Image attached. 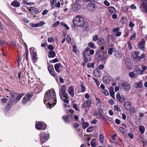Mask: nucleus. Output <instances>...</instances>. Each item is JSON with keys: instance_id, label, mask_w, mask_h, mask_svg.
<instances>
[{"instance_id": "1", "label": "nucleus", "mask_w": 147, "mask_h": 147, "mask_svg": "<svg viewBox=\"0 0 147 147\" xmlns=\"http://www.w3.org/2000/svg\"><path fill=\"white\" fill-rule=\"evenodd\" d=\"M56 98L55 92L52 90H49L45 93L44 99V103L46 104H49L52 99H55Z\"/></svg>"}, {"instance_id": "2", "label": "nucleus", "mask_w": 147, "mask_h": 147, "mask_svg": "<svg viewBox=\"0 0 147 147\" xmlns=\"http://www.w3.org/2000/svg\"><path fill=\"white\" fill-rule=\"evenodd\" d=\"M74 24L76 26L83 27L84 25V22L83 17L78 16L74 17L73 20Z\"/></svg>"}, {"instance_id": "3", "label": "nucleus", "mask_w": 147, "mask_h": 147, "mask_svg": "<svg viewBox=\"0 0 147 147\" xmlns=\"http://www.w3.org/2000/svg\"><path fill=\"white\" fill-rule=\"evenodd\" d=\"M49 138V134H45L43 132H41L40 134V138L41 144L47 141Z\"/></svg>"}, {"instance_id": "4", "label": "nucleus", "mask_w": 147, "mask_h": 147, "mask_svg": "<svg viewBox=\"0 0 147 147\" xmlns=\"http://www.w3.org/2000/svg\"><path fill=\"white\" fill-rule=\"evenodd\" d=\"M97 3V2L95 0H93L91 3L88 4L86 7L89 11H94L96 8V4Z\"/></svg>"}, {"instance_id": "5", "label": "nucleus", "mask_w": 147, "mask_h": 147, "mask_svg": "<svg viewBox=\"0 0 147 147\" xmlns=\"http://www.w3.org/2000/svg\"><path fill=\"white\" fill-rule=\"evenodd\" d=\"M119 86L122 89L126 91L129 90L130 88L129 85L127 82H125L120 83Z\"/></svg>"}, {"instance_id": "6", "label": "nucleus", "mask_w": 147, "mask_h": 147, "mask_svg": "<svg viewBox=\"0 0 147 147\" xmlns=\"http://www.w3.org/2000/svg\"><path fill=\"white\" fill-rule=\"evenodd\" d=\"M33 94L32 93H28L27 96L24 97L23 98L22 103L23 104H26V102L29 101L31 98L33 96Z\"/></svg>"}, {"instance_id": "7", "label": "nucleus", "mask_w": 147, "mask_h": 147, "mask_svg": "<svg viewBox=\"0 0 147 147\" xmlns=\"http://www.w3.org/2000/svg\"><path fill=\"white\" fill-rule=\"evenodd\" d=\"M30 52L32 56V58L33 60H36L37 59V57L36 51L34 48H31L30 49Z\"/></svg>"}, {"instance_id": "8", "label": "nucleus", "mask_w": 147, "mask_h": 147, "mask_svg": "<svg viewBox=\"0 0 147 147\" xmlns=\"http://www.w3.org/2000/svg\"><path fill=\"white\" fill-rule=\"evenodd\" d=\"M82 56L84 61L86 63L88 62V60L90 59V55L88 53H85V52H83Z\"/></svg>"}, {"instance_id": "9", "label": "nucleus", "mask_w": 147, "mask_h": 147, "mask_svg": "<svg viewBox=\"0 0 147 147\" xmlns=\"http://www.w3.org/2000/svg\"><path fill=\"white\" fill-rule=\"evenodd\" d=\"M140 54V53L138 51L135 52L134 54H132L133 57L134 61L137 62L140 59V57L138 56Z\"/></svg>"}, {"instance_id": "10", "label": "nucleus", "mask_w": 147, "mask_h": 147, "mask_svg": "<svg viewBox=\"0 0 147 147\" xmlns=\"http://www.w3.org/2000/svg\"><path fill=\"white\" fill-rule=\"evenodd\" d=\"M7 91H9V93L11 96V97L10 99L9 102L12 103L13 102L14 103L15 100H14V98L16 96V94L14 93L12 91L9 90V89H7Z\"/></svg>"}, {"instance_id": "11", "label": "nucleus", "mask_w": 147, "mask_h": 147, "mask_svg": "<svg viewBox=\"0 0 147 147\" xmlns=\"http://www.w3.org/2000/svg\"><path fill=\"white\" fill-rule=\"evenodd\" d=\"M116 98L117 100L120 102L123 103L125 101V98L123 95H120L119 93H117L116 95Z\"/></svg>"}, {"instance_id": "12", "label": "nucleus", "mask_w": 147, "mask_h": 147, "mask_svg": "<svg viewBox=\"0 0 147 147\" xmlns=\"http://www.w3.org/2000/svg\"><path fill=\"white\" fill-rule=\"evenodd\" d=\"M101 53H102L103 55L101 58V59L102 61H104L105 63L108 58L107 53L106 52L105 53L104 51L102 50L101 51Z\"/></svg>"}, {"instance_id": "13", "label": "nucleus", "mask_w": 147, "mask_h": 147, "mask_svg": "<svg viewBox=\"0 0 147 147\" xmlns=\"http://www.w3.org/2000/svg\"><path fill=\"white\" fill-rule=\"evenodd\" d=\"M66 86L64 85H62L61 88V93L64 97H67V94L66 93Z\"/></svg>"}, {"instance_id": "14", "label": "nucleus", "mask_w": 147, "mask_h": 147, "mask_svg": "<svg viewBox=\"0 0 147 147\" xmlns=\"http://www.w3.org/2000/svg\"><path fill=\"white\" fill-rule=\"evenodd\" d=\"M90 105V102L89 100H87L84 102L82 106L83 108H88Z\"/></svg>"}, {"instance_id": "15", "label": "nucleus", "mask_w": 147, "mask_h": 147, "mask_svg": "<svg viewBox=\"0 0 147 147\" xmlns=\"http://www.w3.org/2000/svg\"><path fill=\"white\" fill-rule=\"evenodd\" d=\"M124 105V108L127 110H129L131 108V104L129 102H125Z\"/></svg>"}, {"instance_id": "16", "label": "nucleus", "mask_w": 147, "mask_h": 147, "mask_svg": "<svg viewBox=\"0 0 147 147\" xmlns=\"http://www.w3.org/2000/svg\"><path fill=\"white\" fill-rule=\"evenodd\" d=\"M134 87L136 88H141L142 87L143 85L142 82L141 81H140L138 82H136L134 83Z\"/></svg>"}, {"instance_id": "17", "label": "nucleus", "mask_w": 147, "mask_h": 147, "mask_svg": "<svg viewBox=\"0 0 147 147\" xmlns=\"http://www.w3.org/2000/svg\"><path fill=\"white\" fill-rule=\"evenodd\" d=\"M145 43V41L144 40L143 38L139 42V47L141 49H143L144 48V45Z\"/></svg>"}, {"instance_id": "18", "label": "nucleus", "mask_w": 147, "mask_h": 147, "mask_svg": "<svg viewBox=\"0 0 147 147\" xmlns=\"http://www.w3.org/2000/svg\"><path fill=\"white\" fill-rule=\"evenodd\" d=\"M80 7L78 3H76L73 5L72 9L74 11H77L80 9Z\"/></svg>"}, {"instance_id": "19", "label": "nucleus", "mask_w": 147, "mask_h": 147, "mask_svg": "<svg viewBox=\"0 0 147 147\" xmlns=\"http://www.w3.org/2000/svg\"><path fill=\"white\" fill-rule=\"evenodd\" d=\"M125 63L127 68H129L130 67L131 63L129 58H127L125 59Z\"/></svg>"}, {"instance_id": "20", "label": "nucleus", "mask_w": 147, "mask_h": 147, "mask_svg": "<svg viewBox=\"0 0 147 147\" xmlns=\"http://www.w3.org/2000/svg\"><path fill=\"white\" fill-rule=\"evenodd\" d=\"M74 88L72 86H71L69 87L68 92L71 97H73L74 96Z\"/></svg>"}, {"instance_id": "21", "label": "nucleus", "mask_w": 147, "mask_h": 147, "mask_svg": "<svg viewBox=\"0 0 147 147\" xmlns=\"http://www.w3.org/2000/svg\"><path fill=\"white\" fill-rule=\"evenodd\" d=\"M56 55V53L54 51H50L48 53V57L49 58H53Z\"/></svg>"}, {"instance_id": "22", "label": "nucleus", "mask_w": 147, "mask_h": 147, "mask_svg": "<svg viewBox=\"0 0 147 147\" xmlns=\"http://www.w3.org/2000/svg\"><path fill=\"white\" fill-rule=\"evenodd\" d=\"M83 119H82V128L85 129L89 125V123L88 122H83Z\"/></svg>"}, {"instance_id": "23", "label": "nucleus", "mask_w": 147, "mask_h": 147, "mask_svg": "<svg viewBox=\"0 0 147 147\" xmlns=\"http://www.w3.org/2000/svg\"><path fill=\"white\" fill-rule=\"evenodd\" d=\"M24 94L22 93L18 95L17 96L15 99L14 103H16L22 97V96L24 95Z\"/></svg>"}, {"instance_id": "24", "label": "nucleus", "mask_w": 147, "mask_h": 147, "mask_svg": "<svg viewBox=\"0 0 147 147\" xmlns=\"http://www.w3.org/2000/svg\"><path fill=\"white\" fill-rule=\"evenodd\" d=\"M114 88L112 86H111L110 87V95L113 98H115V92L113 91Z\"/></svg>"}, {"instance_id": "25", "label": "nucleus", "mask_w": 147, "mask_h": 147, "mask_svg": "<svg viewBox=\"0 0 147 147\" xmlns=\"http://www.w3.org/2000/svg\"><path fill=\"white\" fill-rule=\"evenodd\" d=\"M19 2L17 1H15L12 2L11 3V5L12 6L15 7H19L20 5Z\"/></svg>"}, {"instance_id": "26", "label": "nucleus", "mask_w": 147, "mask_h": 147, "mask_svg": "<svg viewBox=\"0 0 147 147\" xmlns=\"http://www.w3.org/2000/svg\"><path fill=\"white\" fill-rule=\"evenodd\" d=\"M140 7L141 8V9L143 12H147L146 4H142Z\"/></svg>"}, {"instance_id": "27", "label": "nucleus", "mask_w": 147, "mask_h": 147, "mask_svg": "<svg viewBox=\"0 0 147 147\" xmlns=\"http://www.w3.org/2000/svg\"><path fill=\"white\" fill-rule=\"evenodd\" d=\"M103 79L104 82L105 83L108 84L110 82V79L106 75L104 76Z\"/></svg>"}, {"instance_id": "28", "label": "nucleus", "mask_w": 147, "mask_h": 147, "mask_svg": "<svg viewBox=\"0 0 147 147\" xmlns=\"http://www.w3.org/2000/svg\"><path fill=\"white\" fill-rule=\"evenodd\" d=\"M43 126V124L42 123L38 122V123H36L35 125V127L36 129H38L39 130L42 128Z\"/></svg>"}, {"instance_id": "29", "label": "nucleus", "mask_w": 147, "mask_h": 147, "mask_svg": "<svg viewBox=\"0 0 147 147\" xmlns=\"http://www.w3.org/2000/svg\"><path fill=\"white\" fill-rule=\"evenodd\" d=\"M61 65V64L60 63H57L55 65V68L56 71L58 72H60L59 68L60 66Z\"/></svg>"}, {"instance_id": "30", "label": "nucleus", "mask_w": 147, "mask_h": 147, "mask_svg": "<svg viewBox=\"0 0 147 147\" xmlns=\"http://www.w3.org/2000/svg\"><path fill=\"white\" fill-rule=\"evenodd\" d=\"M108 9L109 10V12L111 14L115 12L116 9L113 7H108Z\"/></svg>"}, {"instance_id": "31", "label": "nucleus", "mask_w": 147, "mask_h": 147, "mask_svg": "<svg viewBox=\"0 0 147 147\" xmlns=\"http://www.w3.org/2000/svg\"><path fill=\"white\" fill-rule=\"evenodd\" d=\"M94 75L96 77H100L101 76V71L100 70H97L94 72Z\"/></svg>"}, {"instance_id": "32", "label": "nucleus", "mask_w": 147, "mask_h": 147, "mask_svg": "<svg viewBox=\"0 0 147 147\" xmlns=\"http://www.w3.org/2000/svg\"><path fill=\"white\" fill-rule=\"evenodd\" d=\"M104 40L102 38H99L98 40V44L100 45H102L104 42Z\"/></svg>"}, {"instance_id": "33", "label": "nucleus", "mask_w": 147, "mask_h": 147, "mask_svg": "<svg viewBox=\"0 0 147 147\" xmlns=\"http://www.w3.org/2000/svg\"><path fill=\"white\" fill-rule=\"evenodd\" d=\"M140 69L138 67H136L135 69L134 72L136 74V77H137L138 74H140Z\"/></svg>"}, {"instance_id": "34", "label": "nucleus", "mask_w": 147, "mask_h": 147, "mask_svg": "<svg viewBox=\"0 0 147 147\" xmlns=\"http://www.w3.org/2000/svg\"><path fill=\"white\" fill-rule=\"evenodd\" d=\"M12 105V103L9 102L8 104L6 106L5 110L6 111H8L11 108Z\"/></svg>"}, {"instance_id": "35", "label": "nucleus", "mask_w": 147, "mask_h": 147, "mask_svg": "<svg viewBox=\"0 0 147 147\" xmlns=\"http://www.w3.org/2000/svg\"><path fill=\"white\" fill-rule=\"evenodd\" d=\"M95 140V139H93L91 141L90 144L92 147H95L96 146Z\"/></svg>"}, {"instance_id": "36", "label": "nucleus", "mask_w": 147, "mask_h": 147, "mask_svg": "<svg viewBox=\"0 0 147 147\" xmlns=\"http://www.w3.org/2000/svg\"><path fill=\"white\" fill-rule=\"evenodd\" d=\"M94 129V127L90 126L87 129L86 131L88 132H90L93 131Z\"/></svg>"}, {"instance_id": "37", "label": "nucleus", "mask_w": 147, "mask_h": 147, "mask_svg": "<svg viewBox=\"0 0 147 147\" xmlns=\"http://www.w3.org/2000/svg\"><path fill=\"white\" fill-rule=\"evenodd\" d=\"M136 36V33L133 32V34L129 38V40L130 41H132L133 39L135 38Z\"/></svg>"}, {"instance_id": "38", "label": "nucleus", "mask_w": 147, "mask_h": 147, "mask_svg": "<svg viewBox=\"0 0 147 147\" xmlns=\"http://www.w3.org/2000/svg\"><path fill=\"white\" fill-rule=\"evenodd\" d=\"M139 130L142 134H143L144 131V127L143 126H140L139 127Z\"/></svg>"}, {"instance_id": "39", "label": "nucleus", "mask_w": 147, "mask_h": 147, "mask_svg": "<svg viewBox=\"0 0 147 147\" xmlns=\"http://www.w3.org/2000/svg\"><path fill=\"white\" fill-rule=\"evenodd\" d=\"M31 8H32V11L33 12L34 14H36L38 12V9L35 7H30Z\"/></svg>"}, {"instance_id": "40", "label": "nucleus", "mask_w": 147, "mask_h": 147, "mask_svg": "<svg viewBox=\"0 0 147 147\" xmlns=\"http://www.w3.org/2000/svg\"><path fill=\"white\" fill-rule=\"evenodd\" d=\"M129 76L131 78H134L136 77V74L134 72H129Z\"/></svg>"}, {"instance_id": "41", "label": "nucleus", "mask_w": 147, "mask_h": 147, "mask_svg": "<svg viewBox=\"0 0 147 147\" xmlns=\"http://www.w3.org/2000/svg\"><path fill=\"white\" fill-rule=\"evenodd\" d=\"M88 45L89 47H90L92 48V49H94L96 48L94 46V44L92 42H90L89 43H88Z\"/></svg>"}, {"instance_id": "42", "label": "nucleus", "mask_w": 147, "mask_h": 147, "mask_svg": "<svg viewBox=\"0 0 147 147\" xmlns=\"http://www.w3.org/2000/svg\"><path fill=\"white\" fill-rule=\"evenodd\" d=\"M104 136L103 135H100L99 136V140L100 142L102 143L103 142L104 140Z\"/></svg>"}, {"instance_id": "43", "label": "nucleus", "mask_w": 147, "mask_h": 147, "mask_svg": "<svg viewBox=\"0 0 147 147\" xmlns=\"http://www.w3.org/2000/svg\"><path fill=\"white\" fill-rule=\"evenodd\" d=\"M62 118L65 122L66 123L67 121V119L69 118V116H68L65 115L63 116Z\"/></svg>"}, {"instance_id": "44", "label": "nucleus", "mask_w": 147, "mask_h": 147, "mask_svg": "<svg viewBox=\"0 0 147 147\" xmlns=\"http://www.w3.org/2000/svg\"><path fill=\"white\" fill-rule=\"evenodd\" d=\"M81 87L82 88V92H85L86 91V88L82 83L81 84Z\"/></svg>"}, {"instance_id": "45", "label": "nucleus", "mask_w": 147, "mask_h": 147, "mask_svg": "<svg viewBox=\"0 0 147 147\" xmlns=\"http://www.w3.org/2000/svg\"><path fill=\"white\" fill-rule=\"evenodd\" d=\"M103 93L106 95H109V93L107 90L106 89H103L102 91Z\"/></svg>"}, {"instance_id": "46", "label": "nucleus", "mask_w": 147, "mask_h": 147, "mask_svg": "<svg viewBox=\"0 0 147 147\" xmlns=\"http://www.w3.org/2000/svg\"><path fill=\"white\" fill-rule=\"evenodd\" d=\"M59 61V60L57 58H55L52 60H50L49 61L50 63H55V62H57Z\"/></svg>"}, {"instance_id": "47", "label": "nucleus", "mask_w": 147, "mask_h": 147, "mask_svg": "<svg viewBox=\"0 0 147 147\" xmlns=\"http://www.w3.org/2000/svg\"><path fill=\"white\" fill-rule=\"evenodd\" d=\"M142 69L141 71V74H142V73L144 72V71L146 70L147 68V67L146 66L144 65L142 66Z\"/></svg>"}, {"instance_id": "48", "label": "nucleus", "mask_w": 147, "mask_h": 147, "mask_svg": "<svg viewBox=\"0 0 147 147\" xmlns=\"http://www.w3.org/2000/svg\"><path fill=\"white\" fill-rule=\"evenodd\" d=\"M115 110L117 111H120V109L119 108L117 105H115L114 107Z\"/></svg>"}, {"instance_id": "49", "label": "nucleus", "mask_w": 147, "mask_h": 147, "mask_svg": "<svg viewBox=\"0 0 147 147\" xmlns=\"http://www.w3.org/2000/svg\"><path fill=\"white\" fill-rule=\"evenodd\" d=\"M51 5H54L55 3L57 2L56 0H50Z\"/></svg>"}, {"instance_id": "50", "label": "nucleus", "mask_w": 147, "mask_h": 147, "mask_svg": "<svg viewBox=\"0 0 147 147\" xmlns=\"http://www.w3.org/2000/svg\"><path fill=\"white\" fill-rule=\"evenodd\" d=\"M104 3L105 5L107 6H109L110 5V3L106 0L104 1Z\"/></svg>"}, {"instance_id": "51", "label": "nucleus", "mask_w": 147, "mask_h": 147, "mask_svg": "<svg viewBox=\"0 0 147 147\" xmlns=\"http://www.w3.org/2000/svg\"><path fill=\"white\" fill-rule=\"evenodd\" d=\"M45 24V23H44L42 21H40V22L38 24V27H40L44 24Z\"/></svg>"}, {"instance_id": "52", "label": "nucleus", "mask_w": 147, "mask_h": 147, "mask_svg": "<svg viewBox=\"0 0 147 147\" xmlns=\"http://www.w3.org/2000/svg\"><path fill=\"white\" fill-rule=\"evenodd\" d=\"M48 48L49 50L51 51L53 50L54 49V47L53 45H49L48 46Z\"/></svg>"}, {"instance_id": "53", "label": "nucleus", "mask_w": 147, "mask_h": 147, "mask_svg": "<svg viewBox=\"0 0 147 147\" xmlns=\"http://www.w3.org/2000/svg\"><path fill=\"white\" fill-rule=\"evenodd\" d=\"M119 131L122 133H123L125 132V130L123 127H120L119 129Z\"/></svg>"}, {"instance_id": "54", "label": "nucleus", "mask_w": 147, "mask_h": 147, "mask_svg": "<svg viewBox=\"0 0 147 147\" xmlns=\"http://www.w3.org/2000/svg\"><path fill=\"white\" fill-rule=\"evenodd\" d=\"M119 30V27L114 28L113 30V31L114 32H118Z\"/></svg>"}, {"instance_id": "55", "label": "nucleus", "mask_w": 147, "mask_h": 147, "mask_svg": "<svg viewBox=\"0 0 147 147\" xmlns=\"http://www.w3.org/2000/svg\"><path fill=\"white\" fill-rule=\"evenodd\" d=\"M113 48H110L108 50V53L109 55H111L113 53Z\"/></svg>"}, {"instance_id": "56", "label": "nucleus", "mask_w": 147, "mask_h": 147, "mask_svg": "<svg viewBox=\"0 0 147 147\" xmlns=\"http://www.w3.org/2000/svg\"><path fill=\"white\" fill-rule=\"evenodd\" d=\"M67 97V96L66 97H65L66 98L63 99V101L64 102L68 104L69 103V101L68 100V98Z\"/></svg>"}, {"instance_id": "57", "label": "nucleus", "mask_w": 147, "mask_h": 147, "mask_svg": "<svg viewBox=\"0 0 147 147\" xmlns=\"http://www.w3.org/2000/svg\"><path fill=\"white\" fill-rule=\"evenodd\" d=\"M98 36L97 35H94L93 37V40L96 41L98 39Z\"/></svg>"}, {"instance_id": "58", "label": "nucleus", "mask_w": 147, "mask_h": 147, "mask_svg": "<svg viewBox=\"0 0 147 147\" xmlns=\"http://www.w3.org/2000/svg\"><path fill=\"white\" fill-rule=\"evenodd\" d=\"M73 51L74 53H76L77 51V49L75 45H74L73 47Z\"/></svg>"}, {"instance_id": "59", "label": "nucleus", "mask_w": 147, "mask_h": 147, "mask_svg": "<svg viewBox=\"0 0 147 147\" xmlns=\"http://www.w3.org/2000/svg\"><path fill=\"white\" fill-rule=\"evenodd\" d=\"M94 50L93 49H90L89 50V53L90 55H93L94 53Z\"/></svg>"}, {"instance_id": "60", "label": "nucleus", "mask_w": 147, "mask_h": 147, "mask_svg": "<svg viewBox=\"0 0 147 147\" xmlns=\"http://www.w3.org/2000/svg\"><path fill=\"white\" fill-rule=\"evenodd\" d=\"M134 26V24L131 22L130 21L129 24V26L130 27L132 28Z\"/></svg>"}, {"instance_id": "61", "label": "nucleus", "mask_w": 147, "mask_h": 147, "mask_svg": "<svg viewBox=\"0 0 147 147\" xmlns=\"http://www.w3.org/2000/svg\"><path fill=\"white\" fill-rule=\"evenodd\" d=\"M53 40L54 39L53 37H50L48 38V41L49 42H51L53 41Z\"/></svg>"}, {"instance_id": "62", "label": "nucleus", "mask_w": 147, "mask_h": 147, "mask_svg": "<svg viewBox=\"0 0 147 147\" xmlns=\"http://www.w3.org/2000/svg\"><path fill=\"white\" fill-rule=\"evenodd\" d=\"M31 26L32 27L34 28L38 27V24H32Z\"/></svg>"}, {"instance_id": "63", "label": "nucleus", "mask_w": 147, "mask_h": 147, "mask_svg": "<svg viewBox=\"0 0 147 147\" xmlns=\"http://www.w3.org/2000/svg\"><path fill=\"white\" fill-rule=\"evenodd\" d=\"M66 40L68 42H71V39L69 36H67V37L66 38Z\"/></svg>"}, {"instance_id": "64", "label": "nucleus", "mask_w": 147, "mask_h": 147, "mask_svg": "<svg viewBox=\"0 0 147 147\" xmlns=\"http://www.w3.org/2000/svg\"><path fill=\"white\" fill-rule=\"evenodd\" d=\"M73 108L75 109L76 111H78L79 110V108L77 107V105L76 104L74 105Z\"/></svg>"}]
</instances>
